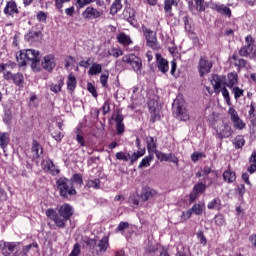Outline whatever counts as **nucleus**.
<instances>
[{
	"label": "nucleus",
	"mask_w": 256,
	"mask_h": 256,
	"mask_svg": "<svg viewBox=\"0 0 256 256\" xmlns=\"http://www.w3.org/2000/svg\"><path fill=\"white\" fill-rule=\"evenodd\" d=\"M102 111H103V115H106L107 113H109V111H111V106L109 105L108 101H106L103 104Z\"/></svg>",
	"instance_id": "obj_63"
},
{
	"label": "nucleus",
	"mask_w": 256,
	"mask_h": 256,
	"mask_svg": "<svg viewBox=\"0 0 256 256\" xmlns=\"http://www.w3.org/2000/svg\"><path fill=\"white\" fill-rule=\"evenodd\" d=\"M37 19H38V21H41L42 23H45L47 21V14L43 11H40L37 14Z\"/></svg>",
	"instance_id": "obj_60"
},
{
	"label": "nucleus",
	"mask_w": 256,
	"mask_h": 256,
	"mask_svg": "<svg viewBox=\"0 0 256 256\" xmlns=\"http://www.w3.org/2000/svg\"><path fill=\"white\" fill-rule=\"evenodd\" d=\"M122 61L123 63L131 65L133 71H135L136 73H139V71H141V67H143L141 58L135 56V54L123 56Z\"/></svg>",
	"instance_id": "obj_7"
},
{
	"label": "nucleus",
	"mask_w": 256,
	"mask_h": 256,
	"mask_svg": "<svg viewBox=\"0 0 256 256\" xmlns=\"http://www.w3.org/2000/svg\"><path fill=\"white\" fill-rule=\"evenodd\" d=\"M203 157H205V154L203 152H194L191 155V159L193 163H197V161H199L200 159H203Z\"/></svg>",
	"instance_id": "obj_44"
},
{
	"label": "nucleus",
	"mask_w": 256,
	"mask_h": 256,
	"mask_svg": "<svg viewBox=\"0 0 256 256\" xmlns=\"http://www.w3.org/2000/svg\"><path fill=\"white\" fill-rule=\"evenodd\" d=\"M237 73H229L228 74V84L225 83L226 77L219 76L217 74L212 75L211 84L214 87V93H221V85H226L227 87H233L237 85Z\"/></svg>",
	"instance_id": "obj_2"
},
{
	"label": "nucleus",
	"mask_w": 256,
	"mask_h": 256,
	"mask_svg": "<svg viewBox=\"0 0 256 256\" xmlns=\"http://www.w3.org/2000/svg\"><path fill=\"white\" fill-rule=\"evenodd\" d=\"M32 152L35 153L34 159H39L43 155V147H41V144L37 140L33 141Z\"/></svg>",
	"instance_id": "obj_25"
},
{
	"label": "nucleus",
	"mask_w": 256,
	"mask_h": 256,
	"mask_svg": "<svg viewBox=\"0 0 256 256\" xmlns=\"http://www.w3.org/2000/svg\"><path fill=\"white\" fill-rule=\"evenodd\" d=\"M233 133V130H231V126H229L228 124H225L223 126V129L219 132V137L220 139H225L227 137H231Z\"/></svg>",
	"instance_id": "obj_28"
},
{
	"label": "nucleus",
	"mask_w": 256,
	"mask_h": 256,
	"mask_svg": "<svg viewBox=\"0 0 256 256\" xmlns=\"http://www.w3.org/2000/svg\"><path fill=\"white\" fill-rule=\"evenodd\" d=\"M116 131L118 135H122L125 132V124L123 123H116Z\"/></svg>",
	"instance_id": "obj_56"
},
{
	"label": "nucleus",
	"mask_w": 256,
	"mask_h": 256,
	"mask_svg": "<svg viewBox=\"0 0 256 256\" xmlns=\"http://www.w3.org/2000/svg\"><path fill=\"white\" fill-rule=\"evenodd\" d=\"M89 3H91L89 0H77L76 7H80L81 9L85 7V5H89Z\"/></svg>",
	"instance_id": "obj_62"
},
{
	"label": "nucleus",
	"mask_w": 256,
	"mask_h": 256,
	"mask_svg": "<svg viewBox=\"0 0 256 256\" xmlns=\"http://www.w3.org/2000/svg\"><path fill=\"white\" fill-rule=\"evenodd\" d=\"M228 113L231 117V121L233 122L235 129H245V124L243 123V120L239 118V114H237V110H235V108H229Z\"/></svg>",
	"instance_id": "obj_11"
},
{
	"label": "nucleus",
	"mask_w": 256,
	"mask_h": 256,
	"mask_svg": "<svg viewBox=\"0 0 256 256\" xmlns=\"http://www.w3.org/2000/svg\"><path fill=\"white\" fill-rule=\"evenodd\" d=\"M122 8L123 4H121V0H115V2L111 5L110 13H112V15H115L116 13L121 11Z\"/></svg>",
	"instance_id": "obj_31"
},
{
	"label": "nucleus",
	"mask_w": 256,
	"mask_h": 256,
	"mask_svg": "<svg viewBox=\"0 0 256 256\" xmlns=\"http://www.w3.org/2000/svg\"><path fill=\"white\" fill-rule=\"evenodd\" d=\"M109 55H112V57H121L123 55V52L119 49L113 48L110 52Z\"/></svg>",
	"instance_id": "obj_59"
},
{
	"label": "nucleus",
	"mask_w": 256,
	"mask_h": 256,
	"mask_svg": "<svg viewBox=\"0 0 256 256\" xmlns=\"http://www.w3.org/2000/svg\"><path fill=\"white\" fill-rule=\"evenodd\" d=\"M222 95L226 100L227 105L231 106V98L229 97V90H227L225 86L222 88Z\"/></svg>",
	"instance_id": "obj_46"
},
{
	"label": "nucleus",
	"mask_w": 256,
	"mask_h": 256,
	"mask_svg": "<svg viewBox=\"0 0 256 256\" xmlns=\"http://www.w3.org/2000/svg\"><path fill=\"white\" fill-rule=\"evenodd\" d=\"M117 39L118 43H121L122 45H131L132 43L131 38L124 33L119 34Z\"/></svg>",
	"instance_id": "obj_34"
},
{
	"label": "nucleus",
	"mask_w": 256,
	"mask_h": 256,
	"mask_svg": "<svg viewBox=\"0 0 256 256\" xmlns=\"http://www.w3.org/2000/svg\"><path fill=\"white\" fill-rule=\"evenodd\" d=\"M197 11H205L204 0H195Z\"/></svg>",
	"instance_id": "obj_55"
},
{
	"label": "nucleus",
	"mask_w": 256,
	"mask_h": 256,
	"mask_svg": "<svg viewBox=\"0 0 256 256\" xmlns=\"http://www.w3.org/2000/svg\"><path fill=\"white\" fill-rule=\"evenodd\" d=\"M115 157L118 161H129V155L127 156L125 152H117Z\"/></svg>",
	"instance_id": "obj_50"
},
{
	"label": "nucleus",
	"mask_w": 256,
	"mask_h": 256,
	"mask_svg": "<svg viewBox=\"0 0 256 256\" xmlns=\"http://www.w3.org/2000/svg\"><path fill=\"white\" fill-rule=\"evenodd\" d=\"M234 145L236 149H241V147L245 145V138H243V136H236L234 139Z\"/></svg>",
	"instance_id": "obj_39"
},
{
	"label": "nucleus",
	"mask_w": 256,
	"mask_h": 256,
	"mask_svg": "<svg viewBox=\"0 0 256 256\" xmlns=\"http://www.w3.org/2000/svg\"><path fill=\"white\" fill-rule=\"evenodd\" d=\"M214 221L216 225H218L219 227H221L222 225H225V218L221 214L216 215L214 218Z\"/></svg>",
	"instance_id": "obj_48"
},
{
	"label": "nucleus",
	"mask_w": 256,
	"mask_h": 256,
	"mask_svg": "<svg viewBox=\"0 0 256 256\" xmlns=\"http://www.w3.org/2000/svg\"><path fill=\"white\" fill-rule=\"evenodd\" d=\"M215 10L221 15H226V17H231V8L225 5H216Z\"/></svg>",
	"instance_id": "obj_29"
},
{
	"label": "nucleus",
	"mask_w": 256,
	"mask_h": 256,
	"mask_svg": "<svg viewBox=\"0 0 256 256\" xmlns=\"http://www.w3.org/2000/svg\"><path fill=\"white\" fill-rule=\"evenodd\" d=\"M156 157L159 159V161H169V154H165L163 152L156 150Z\"/></svg>",
	"instance_id": "obj_45"
},
{
	"label": "nucleus",
	"mask_w": 256,
	"mask_h": 256,
	"mask_svg": "<svg viewBox=\"0 0 256 256\" xmlns=\"http://www.w3.org/2000/svg\"><path fill=\"white\" fill-rule=\"evenodd\" d=\"M69 181H71L72 184L83 185V176H81V174H74Z\"/></svg>",
	"instance_id": "obj_38"
},
{
	"label": "nucleus",
	"mask_w": 256,
	"mask_h": 256,
	"mask_svg": "<svg viewBox=\"0 0 256 256\" xmlns=\"http://www.w3.org/2000/svg\"><path fill=\"white\" fill-rule=\"evenodd\" d=\"M146 143L148 151H151L152 153H155L157 151V139L152 136H147Z\"/></svg>",
	"instance_id": "obj_23"
},
{
	"label": "nucleus",
	"mask_w": 256,
	"mask_h": 256,
	"mask_svg": "<svg viewBox=\"0 0 256 256\" xmlns=\"http://www.w3.org/2000/svg\"><path fill=\"white\" fill-rule=\"evenodd\" d=\"M172 109L176 119L189 121V113L187 112V108H185V100L179 98L175 99L172 104Z\"/></svg>",
	"instance_id": "obj_4"
},
{
	"label": "nucleus",
	"mask_w": 256,
	"mask_h": 256,
	"mask_svg": "<svg viewBox=\"0 0 256 256\" xmlns=\"http://www.w3.org/2000/svg\"><path fill=\"white\" fill-rule=\"evenodd\" d=\"M16 61L20 67L31 65L33 71H39V63L41 58L39 57V51L28 49L25 51H20L19 55H16Z\"/></svg>",
	"instance_id": "obj_1"
},
{
	"label": "nucleus",
	"mask_w": 256,
	"mask_h": 256,
	"mask_svg": "<svg viewBox=\"0 0 256 256\" xmlns=\"http://www.w3.org/2000/svg\"><path fill=\"white\" fill-rule=\"evenodd\" d=\"M233 92L235 99H239V97H242L243 95V89H240L239 87H234Z\"/></svg>",
	"instance_id": "obj_57"
},
{
	"label": "nucleus",
	"mask_w": 256,
	"mask_h": 256,
	"mask_svg": "<svg viewBox=\"0 0 256 256\" xmlns=\"http://www.w3.org/2000/svg\"><path fill=\"white\" fill-rule=\"evenodd\" d=\"M100 185H101V180H99V179H94V180L88 181V187H93L94 189H99Z\"/></svg>",
	"instance_id": "obj_49"
},
{
	"label": "nucleus",
	"mask_w": 256,
	"mask_h": 256,
	"mask_svg": "<svg viewBox=\"0 0 256 256\" xmlns=\"http://www.w3.org/2000/svg\"><path fill=\"white\" fill-rule=\"evenodd\" d=\"M211 67H213V63L207 59V56H201L198 63L200 77L210 73Z\"/></svg>",
	"instance_id": "obj_9"
},
{
	"label": "nucleus",
	"mask_w": 256,
	"mask_h": 256,
	"mask_svg": "<svg viewBox=\"0 0 256 256\" xmlns=\"http://www.w3.org/2000/svg\"><path fill=\"white\" fill-rule=\"evenodd\" d=\"M190 211L195 215H203V206H201V204H194L192 208H190Z\"/></svg>",
	"instance_id": "obj_40"
},
{
	"label": "nucleus",
	"mask_w": 256,
	"mask_h": 256,
	"mask_svg": "<svg viewBox=\"0 0 256 256\" xmlns=\"http://www.w3.org/2000/svg\"><path fill=\"white\" fill-rule=\"evenodd\" d=\"M17 67V64L15 62L9 61L6 64H0V71H5V69H15Z\"/></svg>",
	"instance_id": "obj_43"
},
{
	"label": "nucleus",
	"mask_w": 256,
	"mask_h": 256,
	"mask_svg": "<svg viewBox=\"0 0 256 256\" xmlns=\"http://www.w3.org/2000/svg\"><path fill=\"white\" fill-rule=\"evenodd\" d=\"M59 215H61L66 221H69L73 217V206L64 204L58 209Z\"/></svg>",
	"instance_id": "obj_14"
},
{
	"label": "nucleus",
	"mask_w": 256,
	"mask_h": 256,
	"mask_svg": "<svg viewBox=\"0 0 256 256\" xmlns=\"http://www.w3.org/2000/svg\"><path fill=\"white\" fill-rule=\"evenodd\" d=\"M101 71H103V67L101 66V64L94 63L90 67L88 73L90 75H99V73H101Z\"/></svg>",
	"instance_id": "obj_32"
},
{
	"label": "nucleus",
	"mask_w": 256,
	"mask_h": 256,
	"mask_svg": "<svg viewBox=\"0 0 256 256\" xmlns=\"http://www.w3.org/2000/svg\"><path fill=\"white\" fill-rule=\"evenodd\" d=\"M75 87H77V78L71 73L68 76L67 89L68 91H75Z\"/></svg>",
	"instance_id": "obj_26"
},
{
	"label": "nucleus",
	"mask_w": 256,
	"mask_h": 256,
	"mask_svg": "<svg viewBox=\"0 0 256 256\" xmlns=\"http://www.w3.org/2000/svg\"><path fill=\"white\" fill-rule=\"evenodd\" d=\"M42 67L45 71H53V69H55V57H53V55L45 56Z\"/></svg>",
	"instance_id": "obj_18"
},
{
	"label": "nucleus",
	"mask_w": 256,
	"mask_h": 256,
	"mask_svg": "<svg viewBox=\"0 0 256 256\" xmlns=\"http://www.w3.org/2000/svg\"><path fill=\"white\" fill-rule=\"evenodd\" d=\"M4 13L10 17H13L14 14L17 15L19 13L17 3L13 0L8 1L6 7L4 8Z\"/></svg>",
	"instance_id": "obj_17"
},
{
	"label": "nucleus",
	"mask_w": 256,
	"mask_h": 256,
	"mask_svg": "<svg viewBox=\"0 0 256 256\" xmlns=\"http://www.w3.org/2000/svg\"><path fill=\"white\" fill-rule=\"evenodd\" d=\"M86 244L90 249L95 251L97 255H99V253H105V251H107V248L109 247V238L104 237L99 241L96 239H88Z\"/></svg>",
	"instance_id": "obj_5"
},
{
	"label": "nucleus",
	"mask_w": 256,
	"mask_h": 256,
	"mask_svg": "<svg viewBox=\"0 0 256 256\" xmlns=\"http://www.w3.org/2000/svg\"><path fill=\"white\" fill-rule=\"evenodd\" d=\"M12 81L14 85H17V87H23V83H25V78L21 73H16L14 74Z\"/></svg>",
	"instance_id": "obj_30"
},
{
	"label": "nucleus",
	"mask_w": 256,
	"mask_h": 256,
	"mask_svg": "<svg viewBox=\"0 0 256 256\" xmlns=\"http://www.w3.org/2000/svg\"><path fill=\"white\" fill-rule=\"evenodd\" d=\"M157 67L161 73H167L169 71V62L161 56V54H156Z\"/></svg>",
	"instance_id": "obj_16"
},
{
	"label": "nucleus",
	"mask_w": 256,
	"mask_h": 256,
	"mask_svg": "<svg viewBox=\"0 0 256 256\" xmlns=\"http://www.w3.org/2000/svg\"><path fill=\"white\" fill-rule=\"evenodd\" d=\"M232 59H233V61H236L234 63V65L236 67L243 68V67H246V65H247V60H245V59H238L237 54H233Z\"/></svg>",
	"instance_id": "obj_37"
},
{
	"label": "nucleus",
	"mask_w": 256,
	"mask_h": 256,
	"mask_svg": "<svg viewBox=\"0 0 256 256\" xmlns=\"http://www.w3.org/2000/svg\"><path fill=\"white\" fill-rule=\"evenodd\" d=\"M192 215H193V212L191 209H188L186 212H182L181 223H183V221H187V219H191Z\"/></svg>",
	"instance_id": "obj_47"
},
{
	"label": "nucleus",
	"mask_w": 256,
	"mask_h": 256,
	"mask_svg": "<svg viewBox=\"0 0 256 256\" xmlns=\"http://www.w3.org/2000/svg\"><path fill=\"white\" fill-rule=\"evenodd\" d=\"M156 191L150 187H146L142 189V193L140 195V198L142 201H149V199H153L156 195Z\"/></svg>",
	"instance_id": "obj_20"
},
{
	"label": "nucleus",
	"mask_w": 256,
	"mask_h": 256,
	"mask_svg": "<svg viewBox=\"0 0 256 256\" xmlns=\"http://www.w3.org/2000/svg\"><path fill=\"white\" fill-rule=\"evenodd\" d=\"M46 216L48 217V219H51V221L55 223L56 227H58L59 229H65V223H67V220L62 217L61 214H58L57 211L50 208L46 210Z\"/></svg>",
	"instance_id": "obj_6"
},
{
	"label": "nucleus",
	"mask_w": 256,
	"mask_h": 256,
	"mask_svg": "<svg viewBox=\"0 0 256 256\" xmlns=\"http://www.w3.org/2000/svg\"><path fill=\"white\" fill-rule=\"evenodd\" d=\"M50 90H51L53 93H59V92L61 91V85L52 84V85H50Z\"/></svg>",
	"instance_id": "obj_64"
},
{
	"label": "nucleus",
	"mask_w": 256,
	"mask_h": 256,
	"mask_svg": "<svg viewBox=\"0 0 256 256\" xmlns=\"http://www.w3.org/2000/svg\"><path fill=\"white\" fill-rule=\"evenodd\" d=\"M25 39L28 43H36L41 39V31L38 32H29L25 35Z\"/></svg>",
	"instance_id": "obj_24"
},
{
	"label": "nucleus",
	"mask_w": 256,
	"mask_h": 256,
	"mask_svg": "<svg viewBox=\"0 0 256 256\" xmlns=\"http://www.w3.org/2000/svg\"><path fill=\"white\" fill-rule=\"evenodd\" d=\"M10 141H11V138L9 136V133L7 132L0 133V147L1 149H3V151L7 149V146L9 145Z\"/></svg>",
	"instance_id": "obj_22"
},
{
	"label": "nucleus",
	"mask_w": 256,
	"mask_h": 256,
	"mask_svg": "<svg viewBox=\"0 0 256 256\" xmlns=\"http://www.w3.org/2000/svg\"><path fill=\"white\" fill-rule=\"evenodd\" d=\"M205 189H207V185L203 182H198L194 187L192 192L190 193V202L193 203L197 199V195H201V193H205Z\"/></svg>",
	"instance_id": "obj_13"
},
{
	"label": "nucleus",
	"mask_w": 256,
	"mask_h": 256,
	"mask_svg": "<svg viewBox=\"0 0 256 256\" xmlns=\"http://www.w3.org/2000/svg\"><path fill=\"white\" fill-rule=\"evenodd\" d=\"M142 31L146 37L147 45H149V47H155V44L157 43L155 32L145 26H142Z\"/></svg>",
	"instance_id": "obj_12"
},
{
	"label": "nucleus",
	"mask_w": 256,
	"mask_h": 256,
	"mask_svg": "<svg viewBox=\"0 0 256 256\" xmlns=\"http://www.w3.org/2000/svg\"><path fill=\"white\" fill-rule=\"evenodd\" d=\"M125 229H129V222H120L116 231L121 232V231H125Z\"/></svg>",
	"instance_id": "obj_52"
},
{
	"label": "nucleus",
	"mask_w": 256,
	"mask_h": 256,
	"mask_svg": "<svg viewBox=\"0 0 256 256\" xmlns=\"http://www.w3.org/2000/svg\"><path fill=\"white\" fill-rule=\"evenodd\" d=\"M152 161H153V155L144 157L138 166L139 169H143V167H149Z\"/></svg>",
	"instance_id": "obj_36"
},
{
	"label": "nucleus",
	"mask_w": 256,
	"mask_h": 256,
	"mask_svg": "<svg viewBox=\"0 0 256 256\" xmlns=\"http://www.w3.org/2000/svg\"><path fill=\"white\" fill-rule=\"evenodd\" d=\"M31 247H39V245H37V243H32V244H29V245H26L23 247V255H27L29 253V251L31 250Z\"/></svg>",
	"instance_id": "obj_53"
},
{
	"label": "nucleus",
	"mask_w": 256,
	"mask_h": 256,
	"mask_svg": "<svg viewBox=\"0 0 256 256\" xmlns=\"http://www.w3.org/2000/svg\"><path fill=\"white\" fill-rule=\"evenodd\" d=\"M15 249H17V243L15 242H6L2 248V255L11 256L12 253H15Z\"/></svg>",
	"instance_id": "obj_19"
},
{
	"label": "nucleus",
	"mask_w": 256,
	"mask_h": 256,
	"mask_svg": "<svg viewBox=\"0 0 256 256\" xmlns=\"http://www.w3.org/2000/svg\"><path fill=\"white\" fill-rule=\"evenodd\" d=\"M80 253H81V248L79 247V244H75L69 256H79Z\"/></svg>",
	"instance_id": "obj_54"
},
{
	"label": "nucleus",
	"mask_w": 256,
	"mask_h": 256,
	"mask_svg": "<svg viewBox=\"0 0 256 256\" xmlns=\"http://www.w3.org/2000/svg\"><path fill=\"white\" fill-rule=\"evenodd\" d=\"M173 5L177 6L178 3L175 0H165V2H164L165 13H169V15H172L171 9H172Z\"/></svg>",
	"instance_id": "obj_35"
},
{
	"label": "nucleus",
	"mask_w": 256,
	"mask_h": 256,
	"mask_svg": "<svg viewBox=\"0 0 256 256\" xmlns=\"http://www.w3.org/2000/svg\"><path fill=\"white\" fill-rule=\"evenodd\" d=\"M145 155V150H140L137 152H134L131 156L128 154V159H130V164L133 165L139 157H143Z\"/></svg>",
	"instance_id": "obj_33"
},
{
	"label": "nucleus",
	"mask_w": 256,
	"mask_h": 256,
	"mask_svg": "<svg viewBox=\"0 0 256 256\" xmlns=\"http://www.w3.org/2000/svg\"><path fill=\"white\" fill-rule=\"evenodd\" d=\"M42 165L46 171H49L51 175H59V169L55 167V164L51 160H43Z\"/></svg>",
	"instance_id": "obj_21"
},
{
	"label": "nucleus",
	"mask_w": 256,
	"mask_h": 256,
	"mask_svg": "<svg viewBox=\"0 0 256 256\" xmlns=\"http://www.w3.org/2000/svg\"><path fill=\"white\" fill-rule=\"evenodd\" d=\"M246 45L240 48L239 55L240 57H248L253 52V46L255 45V40L251 35H248L245 38Z\"/></svg>",
	"instance_id": "obj_8"
},
{
	"label": "nucleus",
	"mask_w": 256,
	"mask_h": 256,
	"mask_svg": "<svg viewBox=\"0 0 256 256\" xmlns=\"http://www.w3.org/2000/svg\"><path fill=\"white\" fill-rule=\"evenodd\" d=\"M56 187L59 191L60 197L63 199H69V197L77 195V190L73 187V182L66 177H60L56 181Z\"/></svg>",
	"instance_id": "obj_3"
},
{
	"label": "nucleus",
	"mask_w": 256,
	"mask_h": 256,
	"mask_svg": "<svg viewBox=\"0 0 256 256\" xmlns=\"http://www.w3.org/2000/svg\"><path fill=\"white\" fill-rule=\"evenodd\" d=\"M123 17L126 21H128V23H130V25H133V27L137 25V19H135V10L133 8H126L123 11Z\"/></svg>",
	"instance_id": "obj_15"
},
{
	"label": "nucleus",
	"mask_w": 256,
	"mask_h": 256,
	"mask_svg": "<svg viewBox=\"0 0 256 256\" xmlns=\"http://www.w3.org/2000/svg\"><path fill=\"white\" fill-rule=\"evenodd\" d=\"M219 205H221V200L219 198H215L208 204L207 208L208 209H218Z\"/></svg>",
	"instance_id": "obj_42"
},
{
	"label": "nucleus",
	"mask_w": 256,
	"mask_h": 256,
	"mask_svg": "<svg viewBox=\"0 0 256 256\" xmlns=\"http://www.w3.org/2000/svg\"><path fill=\"white\" fill-rule=\"evenodd\" d=\"M87 89H88L89 93H91V95H93L94 97H97V89H95V86L93 84L88 83Z\"/></svg>",
	"instance_id": "obj_58"
},
{
	"label": "nucleus",
	"mask_w": 256,
	"mask_h": 256,
	"mask_svg": "<svg viewBox=\"0 0 256 256\" xmlns=\"http://www.w3.org/2000/svg\"><path fill=\"white\" fill-rule=\"evenodd\" d=\"M103 16V11H99L96 8H93L91 6L87 7L85 11L82 13V17L84 19H87L88 21H91L93 19H99Z\"/></svg>",
	"instance_id": "obj_10"
},
{
	"label": "nucleus",
	"mask_w": 256,
	"mask_h": 256,
	"mask_svg": "<svg viewBox=\"0 0 256 256\" xmlns=\"http://www.w3.org/2000/svg\"><path fill=\"white\" fill-rule=\"evenodd\" d=\"M3 121L6 123V125H11V121H13V115H11V112H6L4 114Z\"/></svg>",
	"instance_id": "obj_51"
},
{
	"label": "nucleus",
	"mask_w": 256,
	"mask_h": 256,
	"mask_svg": "<svg viewBox=\"0 0 256 256\" xmlns=\"http://www.w3.org/2000/svg\"><path fill=\"white\" fill-rule=\"evenodd\" d=\"M236 191H237V193H238V195H239L240 197H243V195H245V185L239 184V185L237 186Z\"/></svg>",
	"instance_id": "obj_61"
},
{
	"label": "nucleus",
	"mask_w": 256,
	"mask_h": 256,
	"mask_svg": "<svg viewBox=\"0 0 256 256\" xmlns=\"http://www.w3.org/2000/svg\"><path fill=\"white\" fill-rule=\"evenodd\" d=\"M223 179H224V181H226V183H233L235 181V179H237V176H236L235 172H233L231 170H226L223 173Z\"/></svg>",
	"instance_id": "obj_27"
},
{
	"label": "nucleus",
	"mask_w": 256,
	"mask_h": 256,
	"mask_svg": "<svg viewBox=\"0 0 256 256\" xmlns=\"http://www.w3.org/2000/svg\"><path fill=\"white\" fill-rule=\"evenodd\" d=\"M0 72H3V77L6 81H12L15 74L11 73V70L6 68L5 70H0Z\"/></svg>",
	"instance_id": "obj_41"
}]
</instances>
